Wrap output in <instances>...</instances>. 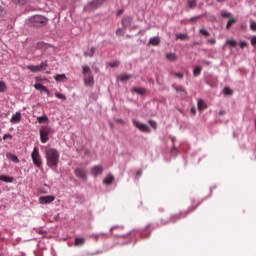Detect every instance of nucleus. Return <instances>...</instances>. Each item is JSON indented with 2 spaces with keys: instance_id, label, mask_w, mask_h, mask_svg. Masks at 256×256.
<instances>
[{
  "instance_id": "58",
  "label": "nucleus",
  "mask_w": 256,
  "mask_h": 256,
  "mask_svg": "<svg viewBox=\"0 0 256 256\" xmlns=\"http://www.w3.org/2000/svg\"><path fill=\"white\" fill-rule=\"evenodd\" d=\"M121 14H123V10H119V11L117 12V15H121Z\"/></svg>"
},
{
  "instance_id": "20",
  "label": "nucleus",
  "mask_w": 256,
  "mask_h": 256,
  "mask_svg": "<svg viewBox=\"0 0 256 256\" xmlns=\"http://www.w3.org/2000/svg\"><path fill=\"white\" fill-rule=\"evenodd\" d=\"M115 181V177L113 175H108L104 180V185H111Z\"/></svg>"
},
{
  "instance_id": "26",
  "label": "nucleus",
  "mask_w": 256,
  "mask_h": 256,
  "mask_svg": "<svg viewBox=\"0 0 256 256\" xmlns=\"http://www.w3.org/2000/svg\"><path fill=\"white\" fill-rule=\"evenodd\" d=\"M207 107V104H205V101L198 100V109L199 111H204V109Z\"/></svg>"
},
{
  "instance_id": "56",
  "label": "nucleus",
  "mask_w": 256,
  "mask_h": 256,
  "mask_svg": "<svg viewBox=\"0 0 256 256\" xmlns=\"http://www.w3.org/2000/svg\"><path fill=\"white\" fill-rule=\"evenodd\" d=\"M225 113H226L225 110H220L219 111V115H225Z\"/></svg>"
},
{
  "instance_id": "38",
  "label": "nucleus",
  "mask_w": 256,
  "mask_h": 256,
  "mask_svg": "<svg viewBox=\"0 0 256 256\" xmlns=\"http://www.w3.org/2000/svg\"><path fill=\"white\" fill-rule=\"evenodd\" d=\"M55 97H57L58 99H62V101H66L67 97H65V95L59 93V92H55Z\"/></svg>"
},
{
  "instance_id": "43",
  "label": "nucleus",
  "mask_w": 256,
  "mask_h": 256,
  "mask_svg": "<svg viewBox=\"0 0 256 256\" xmlns=\"http://www.w3.org/2000/svg\"><path fill=\"white\" fill-rule=\"evenodd\" d=\"M201 17H203V15H198V16L192 17L189 19V22L193 23V21H197L198 19H201Z\"/></svg>"
},
{
  "instance_id": "49",
  "label": "nucleus",
  "mask_w": 256,
  "mask_h": 256,
  "mask_svg": "<svg viewBox=\"0 0 256 256\" xmlns=\"http://www.w3.org/2000/svg\"><path fill=\"white\" fill-rule=\"evenodd\" d=\"M110 67H119V61H115L109 64Z\"/></svg>"
},
{
  "instance_id": "15",
  "label": "nucleus",
  "mask_w": 256,
  "mask_h": 256,
  "mask_svg": "<svg viewBox=\"0 0 256 256\" xmlns=\"http://www.w3.org/2000/svg\"><path fill=\"white\" fill-rule=\"evenodd\" d=\"M10 123L15 124V123H21V112H16L11 120Z\"/></svg>"
},
{
  "instance_id": "28",
  "label": "nucleus",
  "mask_w": 256,
  "mask_h": 256,
  "mask_svg": "<svg viewBox=\"0 0 256 256\" xmlns=\"http://www.w3.org/2000/svg\"><path fill=\"white\" fill-rule=\"evenodd\" d=\"M226 45H229L230 47H237V41L234 39H228L226 40Z\"/></svg>"
},
{
  "instance_id": "31",
  "label": "nucleus",
  "mask_w": 256,
  "mask_h": 256,
  "mask_svg": "<svg viewBox=\"0 0 256 256\" xmlns=\"http://www.w3.org/2000/svg\"><path fill=\"white\" fill-rule=\"evenodd\" d=\"M132 91L137 93L138 95H144L145 89L144 88H133Z\"/></svg>"
},
{
  "instance_id": "52",
  "label": "nucleus",
  "mask_w": 256,
  "mask_h": 256,
  "mask_svg": "<svg viewBox=\"0 0 256 256\" xmlns=\"http://www.w3.org/2000/svg\"><path fill=\"white\" fill-rule=\"evenodd\" d=\"M208 43H209L210 45H215L216 41H215V39H209V40H208Z\"/></svg>"
},
{
  "instance_id": "44",
  "label": "nucleus",
  "mask_w": 256,
  "mask_h": 256,
  "mask_svg": "<svg viewBox=\"0 0 256 256\" xmlns=\"http://www.w3.org/2000/svg\"><path fill=\"white\" fill-rule=\"evenodd\" d=\"M124 33H125V32H123V28H118V29L116 30V35H117L118 37H121V35H124Z\"/></svg>"
},
{
  "instance_id": "6",
  "label": "nucleus",
  "mask_w": 256,
  "mask_h": 256,
  "mask_svg": "<svg viewBox=\"0 0 256 256\" xmlns=\"http://www.w3.org/2000/svg\"><path fill=\"white\" fill-rule=\"evenodd\" d=\"M49 135H51V127L42 126L40 128V141H41V143H47V141H49Z\"/></svg>"
},
{
  "instance_id": "39",
  "label": "nucleus",
  "mask_w": 256,
  "mask_h": 256,
  "mask_svg": "<svg viewBox=\"0 0 256 256\" xmlns=\"http://www.w3.org/2000/svg\"><path fill=\"white\" fill-rule=\"evenodd\" d=\"M177 93H185V89L182 86H174Z\"/></svg>"
},
{
  "instance_id": "61",
  "label": "nucleus",
  "mask_w": 256,
  "mask_h": 256,
  "mask_svg": "<svg viewBox=\"0 0 256 256\" xmlns=\"http://www.w3.org/2000/svg\"><path fill=\"white\" fill-rule=\"evenodd\" d=\"M39 233H40V235H42L43 231H40Z\"/></svg>"
},
{
  "instance_id": "27",
  "label": "nucleus",
  "mask_w": 256,
  "mask_h": 256,
  "mask_svg": "<svg viewBox=\"0 0 256 256\" xmlns=\"http://www.w3.org/2000/svg\"><path fill=\"white\" fill-rule=\"evenodd\" d=\"M85 244V239L84 238H76L74 245L76 247H79L80 245H84Z\"/></svg>"
},
{
  "instance_id": "17",
  "label": "nucleus",
  "mask_w": 256,
  "mask_h": 256,
  "mask_svg": "<svg viewBox=\"0 0 256 256\" xmlns=\"http://www.w3.org/2000/svg\"><path fill=\"white\" fill-rule=\"evenodd\" d=\"M35 89H37V91H43L44 93H47V95H49V89H47V87L43 86V84H35L34 85Z\"/></svg>"
},
{
  "instance_id": "19",
  "label": "nucleus",
  "mask_w": 256,
  "mask_h": 256,
  "mask_svg": "<svg viewBox=\"0 0 256 256\" xmlns=\"http://www.w3.org/2000/svg\"><path fill=\"white\" fill-rule=\"evenodd\" d=\"M0 181H4V183H13L14 178L7 175H0Z\"/></svg>"
},
{
  "instance_id": "18",
  "label": "nucleus",
  "mask_w": 256,
  "mask_h": 256,
  "mask_svg": "<svg viewBox=\"0 0 256 256\" xmlns=\"http://www.w3.org/2000/svg\"><path fill=\"white\" fill-rule=\"evenodd\" d=\"M54 79H55V81L65 83V81H67V76H65V74H57L54 77Z\"/></svg>"
},
{
  "instance_id": "24",
  "label": "nucleus",
  "mask_w": 256,
  "mask_h": 256,
  "mask_svg": "<svg viewBox=\"0 0 256 256\" xmlns=\"http://www.w3.org/2000/svg\"><path fill=\"white\" fill-rule=\"evenodd\" d=\"M95 55V47L90 48V50L84 52V57H93Z\"/></svg>"
},
{
  "instance_id": "30",
  "label": "nucleus",
  "mask_w": 256,
  "mask_h": 256,
  "mask_svg": "<svg viewBox=\"0 0 256 256\" xmlns=\"http://www.w3.org/2000/svg\"><path fill=\"white\" fill-rule=\"evenodd\" d=\"M188 7L190 9H195V7H197V0H188Z\"/></svg>"
},
{
  "instance_id": "14",
  "label": "nucleus",
  "mask_w": 256,
  "mask_h": 256,
  "mask_svg": "<svg viewBox=\"0 0 256 256\" xmlns=\"http://www.w3.org/2000/svg\"><path fill=\"white\" fill-rule=\"evenodd\" d=\"M85 81V85H87L88 87H93V83H95V81L93 80V74H89L84 78Z\"/></svg>"
},
{
  "instance_id": "46",
  "label": "nucleus",
  "mask_w": 256,
  "mask_h": 256,
  "mask_svg": "<svg viewBox=\"0 0 256 256\" xmlns=\"http://www.w3.org/2000/svg\"><path fill=\"white\" fill-rule=\"evenodd\" d=\"M7 139H13V136H12L11 134H5V135L3 136V140H4V141H7Z\"/></svg>"
},
{
  "instance_id": "41",
  "label": "nucleus",
  "mask_w": 256,
  "mask_h": 256,
  "mask_svg": "<svg viewBox=\"0 0 256 256\" xmlns=\"http://www.w3.org/2000/svg\"><path fill=\"white\" fill-rule=\"evenodd\" d=\"M250 29L251 31H256V22L253 20H250Z\"/></svg>"
},
{
  "instance_id": "59",
  "label": "nucleus",
  "mask_w": 256,
  "mask_h": 256,
  "mask_svg": "<svg viewBox=\"0 0 256 256\" xmlns=\"http://www.w3.org/2000/svg\"><path fill=\"white\" fill-rule=\"evenodd\" d=\"M217 1H218V3H223L226 0H217Z\"/></svg>"
},
{
  "instance_id": "47",
  "label": "nucleus",
  "mask_w": 256,
  "mask_h": 256,
  "mask_svg": "<svg viewBox=\"0 0 256 256\" xmlns=\"http://www.w3.org/2000/svg\"><path fill=\"white\" fill-rule=\"evenodd\" d=\"M251 45H252V47H256V36H253L251 38Z\"/></svg>"
},
{
  "instance_id": "42",
  "label": "nucleus",
  "mask_w": 256,
  "mask_h": 256,
  "mask_svg": "<svg viewBox=\"0 0 256 256\" xmlns=\"http://www.w3.org/2000/svg\"><path fill=\"white\" fill-rule=\"evenodd\" d=\"M149 125L152 129H157V122H155V120H149Z\"/></svg>"
},
{
  "instance_id": "4",
  "label": "nucleus",
  "mask_w": 256,
  "mask_h": 256,
  "mask_svg": "<svg viewBox=\"0 0 256 256\" xmlns=\"http://www.w3.org/2000/svg\"><path fill=\"white\" fill-rule=\"evenodd\" d=\"M105 1L107 0H93L84 7V11H86L87 13H91V11H95V9L101 7L105 3Z\"/></svg>"
},
{
  "instance_id": "25",
  "label": "nucleus",
  "mask_w": 256,
  "mask_h": 256,
  "mask_svg": "<svg viewBox=\"0 0 256 256\" xmlns=\"http://www.w3.org/2000/svg\"><path fill=\"white\" fill-rule=\"evenodd\" d=\"M166 59L168 61H176L177 55H175V53H168V54H166Z\"/></svg>"
},
{
  "instance_id": "29",
  "label": "nucleus",
  "mask_w": 256,
  "mask_h": 256,
  "mask_svg": "<svg viewBox=\"0 0 256 256\" xmlns=\"http://www.w3.org/2000/svg\"><path fill=\"white\" fill-rule=\"evenodd\" d=\"M202 67L201 66H196L194 68V77H199V75H201V71H202Z\"/></svg>"
},
{
  "instance_id": "53",
  "label": "nucleus",
  "mask_w": 256,
  "mask_h": 256,
  "mask_svg": "<svg viewBox=\"0 0 256 256\" xmlns=\"http://www.w3.org/2000/svg\"><path fill=\"white\" fill-rule=\"evenodd\" d=\"M116 123H120L121 125H125V121H123L122 119H117Z\"/></svg>"
},
{
  "instance_id": "45",
  "label": "nucleus",
  "mask_w": 256,
  "mask_h": 256,
  "mask_svg": "<svg viewBox=\"0 0 256 256\" xmlns=\"http://www.w3.org/2000/svg\"><path fill=\"white\" fill-rule=\"evenodd\" d=\"M36 48L37 49H45V43H43V42L37 43Z\"/></svg>"
},
{
  "instance_id": "36",
  "label": "nucleus",
  "mask_w": 256,
  "mask_h": 256,
  "mask_svg": "<svg viewBox=\"0 0 256 256\" xmlns=\"http://www.w3.org/2000/svg\"><path fill=\"white\" fill-rule=\"evenodd\" d=\"M200 35H203L204 37H209V31L205 28H202L199 30Z\"/></svg>"
},
{
  "instance_id": "22",
  "label": "nucleus",
  "mask_w": 256,
  "mask_h": 256,
  "mask_svg": "<svg viewBox=\"0 0 256 256\" xmlns=\"http://www.w3.org/2000/svg\"><path fill=\"white\" fill-rule=\"evenodd\" d=\"M159 43H161V39H159V37H153L149 40V44L153 46H157Z\"/></svg>"
},
{
  "instance_id": "12",
  "label": "nucleus",
  "mask_w": 256,
  "mask_h": 256,
  "mask_svg": "<svg viewBox=\"0 0 256 256\" xmlns=\"http://www.w3.org/2000/svg\"><path fill=\"white\" fill-rule=\"evenodd\" d=\"M91 173L94 175V177H97V175H101L103 173V166L98 165V166H93L91 168Z\"/></svg>"
},
{
  "instance_id": "60",
  "label": "nucleus",
  "mask_w": 256,
  "mask_h": 256,
  "mask_svg": "<svg viewBox=\"0 0 256 256\" xmlns=\"http://www.w3.org/2000/svg\"><path fill=\"white\" fill-rule=\"evenodd\" d=\"M205 63H206V65H209V61H206Z\"/></svg>"
},
{
  "instance_id": "37",
  "label": "nucleus",
  "mask_w": 256,
  "mask_h": 256,
  "mask_svg": "<svg viewBox=\"0 0 256 256\" xmlns=\"http://www.w3.org/2000/svg\"><path fill=\"white\" fill-rule=\"evenodd\" d=\"M38 123H45V121H49V118L44 115L37 118Z\"/></svg>"
},
{
  "instance_id": "57",
  "label": "nucleus",
  "mask_w": 256,
  "mask_h": 256,
  "mask_svg": "<svg viewBox=\"0 0 256 256\" xmlns=\"http://www.w3.org/2000/svg\"><path fill=\"white\" fill-rule=\"evenodd\" d=\"M115 229H121V227H119V226H114V227L111 228V231H113V230H115Z\"/></svg>"
},
{
  "instance_id": "23",
  "label": "nucleus",
  "mask_w": 256,
  "mask_h": 256,
  "mask_svg": "<svg viewBox=\"0 0 256 256\" xmlns=\"http://www.w3.org/2000/svg\"><path fill=\"white\" fill-rule=\"evenodd\" d=\"M176 39H179L180 41H187L189 40V36H187V34L178 33L176 34Z\"/></svg>"
},
{
  "instance_id": "40",
  "label": "nucleus",
  "mask_w": 256,
  "mask_h": 256,
  "mask_svg": "<svg viewBox=\"0 0 256 256\" xmlns=\"http://www.w3.org/2000/svg\"><path fill=\"white\" fill-rule=\"evenodd\" d=\"M224 93H225V95H233V90H231V88H229V87H225Z\"/></svg>"
},
{
  "instance_id": "33",
  "label": "nucleus",
  "mask_w": 256,
  "mask_h": 256,
  "mask_svg": "<svg viewBox=\"0 0 256 256\" xmlns=\"http://www.w3.org/2000/svg\"><path fill=\"white\" fill-rule=\"evenodd\" d=\"M83 75H91V68H89V66H84L83 67V71H82Z\"/></svg>"
},
{
  "instance_id": "9",
  "label": "nucleus",
  "mask_w": 256,
  "mask_h": 256,
  "mask_svg": "<svg viewBox=\"0 0 256 256\" xmlns=\"http://www.w3.org/2000/svg\"><path fill=\"white\" fill-rule=\"evenodd\" d=\"M132 123L134 127L139 129V131H142V133H151V129L149 128V126H147V124H142L138 120H133Z\"/></svg>"
},
{
  "instance_id": "5",
  "label": "nucleus",
  "mask_w": 256,
  "mask_h": 256,
  "mask_svg": "<svg viewBox=\"0 0 256 256\" xmlns=\"http://www.w3.org/2000/svg\"><path fill=\"white\" fill-rule=\"evenodd\" d=\"M105 1L107 0H93L84 7V11H86L87 13H91V11H95V9L101 7L105 3Z\"/></svg>"
},
{
  "instance_id": "11",
  "label": "nucleus",
  "mask_w": 256,
  "mask_h": 256,
  "mask_svg": "<svg viewBox=\"0 0 256 256\" xmlns=\"http://www.w3.org/2000/svg\"><path fill=\"white\" fill-rule=\"evenodd\" d=\"M53 201H55V196H41L39 198V202L42 204V205H47L49 203H53Z\"/></svg>"
},
{
  "instance_id": "16",
  "label": "nucleus",
  "mask_w": 256,
  "mask_h": 256,
  "mask_svg": "<svg viewBox=\"0 0 256 256\" xmlns=\"http://www.w3.org/2000/svg\"><path fill=\"white\" fill-rule=\"evenodd\" d=\"M6 157H7V159L12 161L13 163H19V158L17 157V155H15L11 152L6 153Z\"/></svg>"
},
{
  "instance_id": "8",
  "label": "nucleus",
  "mask_w": 256,
  "mask_h": 256,
  "mask_svg": "<svg viewBox=\"0 0 256 256\" xmlns=\"http://www.w3.org/2000/svg\"><path fill=\"white\" fill-rule=\"evenodd\" d=\"M195 209H197V206H192L186 211L175 214V215L171 216V221H177L178 219H182V217H187V215H189V213H193V211H195Z\"/></svg>"
},
{
  "instance_id": "2",
  "label": "nucleus",
  "mask_w": 256,
  "mask_h": 256,
  "mask_svg": "<svg viewBox=\"0 0 256 256\" xmlns=\"http://www.w3.org/2000/svg\"><path fill=\"white\" fill-rule=\"evenodd\" d=\"M31 157L34 165L38 167V169H41V167H43V160L41 159V154H39L38 147H34Z\"/></svg>"
},
{
  "instance_id": "35",
  "label": "nucleus",
  "mask_w": 256,
  "mask_h": 256,
  "mask_svg": "<svg viewBox=\"0 0 256 256\" xmlns=\"http://www.w3.org/2000/svg\"><path fill=\"white\" fill-rule=\"evenodd\" d=\"M14 5H25L28 0H11Z\"/></svg>"
},
{
  "instance_id": "7",
  "label": "nucleus",
  "mask_w": 256,
  "mask_h": 256,
  "mask_svg": "<svg viewBox=\"0 0 256 256\" xmlns=\"http://www.w3.org/2000/svg\"><path fill=\"white\" fill-rule=\"evenodd\" d=\"M47 67H49V64L47 62H42L40 65L35 66V65H29L27 66V69L32 71V73H39L41 71H47Z\"/></svg>"
},
{
  "instance_id": "55",
  "label": "nucleus",
  "mask_w": 256,
  "mask_h": 256,
  "mask_svg": "<svg viewBox=\"0 0 256 256\" xmlns=\"http://www.w3.org/2000/svg\"><path fill=\"white\" fill-rule=\"evenodd\" d=\"M136 175H137L138 177H141V175H143V172H142L141 170H138L137 173H136Z\"/></svg>"
},
{
  "instance_id": "62",
  "label": "nucleus",
  "mask_w": 256,
  "mask_h": 256,
  "mask_svg": "<svg viewBox=\"0 0 256 256\" xmlns=\"http://www.w3.org/2000/svg\"><path fill=\"white\" fill-rule=\"evenodd\" d=\"M194 45H198V43H197V42H195V43H194Z\"/></svg>"
},
{
  "instance_id": "48",
  "label": "nucleus",
  "mask_w": 256,
  "mask_h": 256,
  "mask_svg": "<svg viewBox=\"0 0 256 256\" xmlns=\"http://www.w3.org/2000/svg\"><path fill=\"white\" fill-rule=\"evenodd\" d=\"M222 17H224L225 19H227V18L231 17V13H229V12H224V13H222Z\"/></svg>"
},
{
  "instance_id": "34",
  "label": "nucleus",
  "mask_w": 256,
  "mask_h": 256,
  "mask_svg": "<svg viewBox=\"0 0 256 256\" xmlns=\"http://www.w3.org/2000/svg\"><path fill=\"white\" fill-rule=\"evenodd\" d=\"M7 91V85H5V82L0 81V93H5Z\"/></svg>"
},
{
  "instance_id": "54",
  "label": "nucleus",
  "mask_w": 256,
  "mask_h": 256,
  "mask_svg": "<svg viewBox=\"0 0 256 256\" xmlns=\"http://www.w3.org/2000/svg\"><path fill=\"white\" fill-rule=\"evenodd\" d=\"M191 113H192V115H195V113H197V109H195V108H191Z\"/></svg>"
},
{
  "instance_id": "1",
  "label": "nucleus",
  "mask_w": 256,
  "mask_h": 256,
  "mask_svg": "<svg viewBox=\"0 0 256 256\" xmlns=\"http://www.w3.org/2000/svg\"><path fill=\"white\" fill-rule=\"evenodd\" d=\"M46 155V165H48L51 169H54V167H57L59 165V150L55 148H47L45 150Z\"/></svg>"
},
{
  "instance_id": "10",
  "label": "nucleus",
  "mask_w": 256,
  "mask_h": 256,
  "mask_svg": "<svg viewBox=\"0 0 256 256\" xmlns=\"http://www.w3.org/2000/svg\"><path fill=\"white\" fill-rule=\"evenodd\" d=\"M74 174L76 175V177H79V179H82L83 181H87V171H85V169L77 168L74 171Z\"/></svg>"
},
{
  "instance_id": "21",
  "label": "nucleus",
  "mask_w": 256,
  "mask_h": 256,
  "mask_svg": "<svg viewBox=\"0 0 256 256\" xmlns=\"http://www.w3.org/2000/svg\"><path fill=\"white\" fill-rule=\"evenodd\" d=\"M131 77H133L131 74H121L120 76H118V80L125 82V81H129Z\"/></svg>"
},
{
  "instance_id": "51",
  "label": "nucleus",
  "mask_w": 256,
  "mask_h": 256,
  "mask_svg": "<svg viewBox=\"0 0 256 256\" xmlns=\"http://www.w3.org/2000/svg\"><path fill=\"white\" fill-rule=\"evenodd\" d=\"M174 77H178V79H183V73H174Z\"/></svg>"
},
{
  "instance_id": "32",
  "label": "nucleus",
  "mask_w": 256,
  "mask_h": 256,
  "mask_svg": "<svg viewBox=\"0 0 256 256\" xmlns=\"http://www.w3.org/2000/svg\"><path fill=\"white\" fill-rule=\"evenodd\" d=\"M233 23H237V20L235 18H231L227 25H226V29H231V27L233 26Z\"/></svg>"
},
{
  "instance_id": "13",
  "label": "nucleus",
  "mask_w": 256,
  "mask_h": 256,
  "mask_svg": "<svg viewBox=\"0 0 256 256\" xmlns=\"http://www.w3.org/2000/svg\"><path fill=\"white\" fill-rule=\"evenodd\" d=\"M131 23H133V18L131 17H124L122 19V27L123 29H127V27H131Z\"/></svg>"
},
{
  "instance_id": "50",
  "label": "nucleus",
  "mask_w": 256,
  "mask_h": 256,
  "mask_svg": "<svg viewBox=\"0 0 256 256\" xmlns=\"http://www.w3.org/2000/svg\"><path fill=\"white\" fill-rule=\"evenodd\" d=\"M240 47H241V49H245V47H247V42L241 41L240 42Z\"/></svg>"
},
{
  "instance_id": "3",
  "label": "nucleus",
  "mask_w": 256,
  "mask_h": 256,
  "mask_svg": "<svg viewBox=\"0 0 256 256\" xmlns=\"http://www.w3.org/2000/svg\"><path fill=\"white\" fill-rule=\"evenodd\" d=\"M30 23L33 27H44V25H47V18L36 15L30 19Z\"/></svg>"
}]
</instances>
